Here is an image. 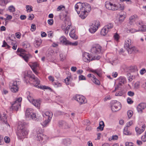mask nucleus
<instances>
[{"instance_id":"obj_1","label":"nucleus","mask_w":146,"mask_h":146,"mask_svg":"<svg viewBox=\"0 0 146 146\" xmlns=\"http://www.w3.org/2000/svg\"><path fill=\"white\" fill-rule=\"evenodd\" d=\"M28 133V131L25 127L24 123H19L18 127L17 134L20 139L25 138Z\"/></svg>"},{"instance_id":"obj_2","label":"nucleus","mask_w":146,"mask_h":146,"mask_svg":"<svg viewBox=\"0 0 146 146\" xmlns=\"http://www.w3.org/2000/svg\"><path fill=\"white\" fill-rule=\"evenodd\" d=\"M41 128H38L37 129L36 131L34 133V138L35 140L39 141L41 143H45L47 137L42 133Z\"/></svg>"},{"instance_id":"obj_3","label":"nucleus","mask_w":146,"mask_h":146,"mask_svg":"<svg viewBox=\"0 0 146 146\" xmlns=\"http://www.w3.org/2000/svg\"><path fill=\"white\" fill-rule=\"evenodd\" d=\"M28 76L30 79H32V80L33 82V84L34 86L36 88L43 90L48 89L50 90L51 89L50 87L45 86H44L42 87L40 84V81L37 78L35 77V76L34 74L29 75Z\"/></svg>"},{"instance_id":"obj_4","label":"nucleus","mask_w":146,"mask_h":146,"mask_svg":"<svg viewBox=\"0 0 146 146\" xmlns=\"http://www.w3.org/2000/svg\"><path fill=\"white\" fill-rule=\"evenodd\" d=\"M83 60L86 62H88L93 60H99L100 56L99 55L93 56L92 54L90 56L89 53L85 52L83 55Z\"/></svg>"},{"instance_id":"obj_5","label":"nucleus","mask_w":146,"mask_h":146,"mask_svg":"<svg viewBox=\"0 0 146 146\" xmlns=\"http://www.w3.org/2000/svg\"><path fill=\"white\" fill-rule=\"evenodd\" d=\"M22 100V98L19 97L17 98L15 101L11 103V106L10 108V111H17L21 106V102Z\"/></svg>"},{"instance_id":"obj_6","label":"nucleus","mask_w":146,"mask_h":146,"mask_svg":"<svg viewBox=\"0 0 146 146\" xmlns=\"http://www.w3.org/2000/svg\"><path fill=\"white\" fill-rule=\"evenodd\" d=\"M25 115L26 118L32 119L37 121H39V119L36 116L35 114L32 112L31 109H27L26 111Z\"/></svg>"},{"instance_id":"obj_7","label":"nucleus","mask_w":146,"mask_h":146,"mask_svg":"<svg viewBox=\"0 0 146 146\" xmlns=\"http://www.w3.org/2000/svg\"><path fill=\"white\" fill-rule=\"evenodd\" d=\"M100 25V22L98 21H94L90 25V28L89 30L92 33H94L98 29Z\"/></svg>"},{"instance_id":"obj_8","label":"nucleus","mask_w":146,"mask_h":146,"mask_svg":"<svg viewBox=\"0 0 146 146\" xmlns=\"http://www.w3.org/2000/svg\"><path fill=\"white\" fill-rule=\"evenodd\" d=\"M102 47L99 44H96L93 45L90 50V52L92 54H100L101 52Z\"/></svg>"},{"instance_id":"obj_9","label":"nucleus","mask_w":146,"mask_h":146,"mask_svg":"<svg viewBox=\"0 0 146 146\" xmlns=\"http://www.w3.org/2000/svg\"><path fill=\"white\" fill-rule=\"evenodd\" d=\"M111 109L113 112H115L119 110L121 108V105L120 102L116 101H113L111 104Z\"/></svg>"},{"instance_id":"obj_10","label":"nucleus","mask_w":146,"mask_h":146,"mask_svg":"<svg viewBox=\"0 0 146 146\" xmlns=\"http://www.w3.org/2000/svg\"><path fill=\"white\" fill-rule=\"evenodd\" d=\"M17 52H20V56L24 59V60L27 62L29 58L31 55L25 53V50L23 49L18 48L17 50Z\"/></svg>"},{"instance_id":"obj_11","label":"nucleus","mask_w":146,"mask_h":146,"mask_svg":"<svg viewBox=\"0 0 146 146\" xmlns=\"http://www.w3.org/2000/svg\"><path fill=\"white\" fill-rule=\"evenodd\" d=\"M74 98L80 104H85L87 102L85 98L82 95L77 94L74 97Z\"/></svg>"},{"instance_id":"obj_12","label":"nucleus","mask_w":146,"mask_h":146,"mask_svg":"<svg viewBox=\"0 0 146 146\" xmlns=\"http://www.w3.org/2000/svg\"><path fill=\"white\" fill-rule=\"evenodd\" d=\"M79 6L81 7V9H82V12H85L87 13L88 12H90L91 10V7L90 5L87 3H82V5L79 4Z\"/></svg>"},{"instance_id":"obj_13","label":"nucleus","mask_w":146,"mask_h":146,"mask_svg":"<svg viewBox=\"0 0 146 146\" xmlns=\"http://www.w3.org/2000/svg\"><path fill=\"white\" fill-rule=\"evenodd\" d=\"M105 6L107 9L112 11H116L117 10L116 5L113 4L110 2H106Z\"/></svg>"},{"instance_id":"obj_14","label":"nucleus","mask_w":146,"mask_h":146,"mask_svg":"<svg viewBox=\"0 0 146 146\" xmlns=\"http://www.w3.org/2000/svg\"><path fill=\"white\" fill-rule=\"evenodd\" d=\"M42 115L45 119H51L52 116V113L50 111H47L45 112H42Z\"/></svg>"},{"instance_id":"obj_15","label":"nucleus","mask_w":146,"mask_h":146,"mask_svg":"<svg viewBox=\"0 0 146 146\" xmlns=\"http://www.w3.org/2000/svg\"><path fill=\"white\" fill-rule=\"evenodd\" d=\"M75 29L74 28H71L70 32L69 33V35L70 37L74 40H76L78 38V37L75 33Z\"/></svg>"},{"instance_id":"obj_16","label":"nucleus","mask_w":146,"mask_h":146,"mask_svg":"<svg viewBox=\"0 0 146 146\" xmlns=\"http://www.w3.org/2000/svg\"><path fill=\"white\" fill-rule=\"evenodd\" d=\"M87 76L89 78H91L92 81L96 84L99 85L100 84L99 81L97 79L93 74H89L87 75Z\"/></svg>"},{"instance_id":"obj_17","label":"nucleus","mask_w":146,"mask_h":146,"mask_svg":"<svg viewBox=\"0 0 146 146\" xmlns=\"http://www.w3.org/2000/svg\"><path fill=\"white\" fill-rule=\"evenodd\" d=\"M58 124L60 127H62L64 129H68L70 127V125L64 121H59Z\"/></svg>"},{"instance_id":"obj_18","label":"nucleus","mask_w":146,"mask_h":146,"mask_svg":"<svg viewBox=\"0 0 146 146\" xmlns=\"http://www.w3.org/2000/svg\"><path fill=\"white\" fill-rule=\"evenodd\" d=\"M145 125H143L141 127V128H139L136 127L135 128V131L137 135H139L141 134L145 130Z\"/></svg>"},{"instance_id":"obj_19","label":"nucleus","mask_w":146,"mask_h":146,"mask_svg":"<svg viewBox=\"0 0 146 146\" xmlns=\"http://www.w3.org/2000/svg\"><path fill=\"white\" fill-rule=\"evenodd\" d=\"M145 103H141L139 104L137 108L138 112L141 113L143 112V110L145 108L146 106Z\"/></svg>"},{"instance_id":"obj_20","label":"nucleus","mask_w":146,"mask_h":146,"mask_svg":"<svg viewBox=\"0 0 146 146\" xmlns=\"http://www.w3.org/2000/svg\"><path fill=\"white\" fill-rule=\"evenodd\" d=\"M127 52L129 54H131L132 53H136L137 51L138 50L136 49V48L134 46H132L127 48H126Z\"/></svg>"},{"instance_id":"obj_21","label":"nucleus","mask_w":146,"mask_h":146,"mask_svg":"<svg viewBox=\"0 0 146 146\" xmlns=\"http://www.w3.org/2000/svg\"><path fill=\"white\" fill-rule=\"evenodd\" d=\"M79 4L80 5H82V3H81L80 2L77 3L75 6V10L77 12V13L78 14H79L81 13V12H82V8H81V7H80L78 6L79 5Z\"/></svg>"},{"instance_id":"obj_22","label":"nucleus","mask_w":146,"mask_h":146,"mask_svg":"<svg viewBox=\"0 0 146 146\" xmlns=\"http://www.w3.org/2000/svg\"><path fill=\"white\" fill-rule=\"evenodd\" d=\"M42 42V40L40 38L35 40L34 42L35 46L38 48L40 46Z\"/></svg>"},{"instance_id":"obj_23","label":"nucleus","mask_w":146,"mask_h":146,"mask_svg":"<svg viewBox=\"0 0 146 146\" xmlns=\"http://www.w3.org/2000/svg\"><path fill=\"white\" fill-rule=\"evenodd\" d=\"M139 30L142 31H146V25L144 24L142 22H139Z\"/></svg>"},{"instance_id":"obj_24","label":"nucleus","mask_w":146,"mask_h":146,"mask_svg":"<svg viewBox=\"0 0 146 146\" xmlns=\"http://www.w3.org/2000/svg\"><path fill=\"white\" fill-rule=\"evenodd\" d=\"M40 101L39 100L34 99L31 103L35 107L38 108L40 104Z\"/></svg>"},{"instance_id":"obj_25","label":"nucleus","mask_w":146,"mask_h":146,"mask_svg":"<svg viewBox=\"0 0 146 146\" xmlns=\"http://www.w3.org/2000/svg\"><path fill=\"white\" fill-rule=\"evenodd\" d=\"M131 44L132 43L131 42V40L129 39H128L125 41L124 47L125 49L127 48H129V47L132 46L131 45Z\"/></svg>"},{"instance_id":"obj_26","label":"nucleus","mask_w":146,"mask_h":146,"mask_svg":"<svg viewBox=\"0 0 146 146\" xmlns=\"http://www.w3.org/2000/svg\"><path fill=\"white\" fill-rule=\"evenodd\" d=\"M60 42L64 44L68 45V40H67L66 38L64 36H62L60 38Z\"/></svg>"},{"instance_id":"obj_27","label":"nucleus","mask_w":146,"mask_h":146,"mask_svg":"<svg viewBox=\"0 0 146 146\" xmlns=\"http://www.w3.org/2000/svg\"><path fill=\"white\" fill-rule=\"evenodd\" d=\"M38 66V64L36 63L33 64L30 66L34 72L36 74H38V72L35 70V68Z\"/></svg>"},{"instance_id":"obj_28","label":"nucleus","mask_w":146,"mask_h":146,"mask_svg":"<svg viewBox=\"0 0 146 146\" xmlns=\"http://www.w3.org/2000/svg\"><path fill=\"white\" fill-rule=\"evenodd\" d=\"M90 71L94 73H95L99 77H101L102 76V72L100 69H97L95 70L92 69Z\"/></svg>"},{"instance_id":"obj_29","label":"nucleus","mask_w":146,"mask_h":146,"mask_svg":"<svg viewBox=\"0 0 146 146\" xmlns=\"http://www.w3.org/2000/svg\"><path fill=\"white\" fill-rule=\"evenodd\" d=\"M109 31L105 27H104L101 30V34L104 36L107 34Z\"/></svg>"},{"instance_id":"obj_30","label":"nucleus","mask_w":146,"mask_h":146,"mask_svg":"<svg viewBox=\"0 0 146 146\" xmlns=\"http://www.w3.org/2000/svg\"><path fill=\"white\" fill-rule=\"evenodd\" d=\"M69 24H68V26L65 29L64 27L63 26H62V28L64 30L65 33L66 34H67L68 33V31L70 28V26L71 25V23L69 22Z\"/></svg>"},{"instance_id":"obj_31","label":"nucleus","mask_w":146,"mask_h":146,"mask_svg":"<svg viewBox=\"0 0 146 146\" xmlns=\"http://www.w3.org/2000/svg\"><path fill=\"white\" fill-rule=\"evenodd\" d=\"M118 80L119 81V85H121L122 84H124L126 81L125 78L122 76L119 77Z\"/></svg>"},{"instance_id":"obj_32","label":"nucleus","mask_w":146,"mask_h":146,"mask_svg":"<svg viewBox=\"0 0 146 146\" xmlns=\"http://www.w3.org/2000/svg\"><path fill=\"white\" fill-rule=\"evenodd\" d=\"M0 120L3 121L6 124H7V120L5 114H3L1 115V119H0Z\"/></svg>"},{"instance_id":"obj_33","label":"nucleus","mask_w":146,"mask_h":146,"mask_svg":"<svg viewBox=\"0 0 146 146\" xmlns=\"http://www.w3.org/2000/svg\"><path fill=\"white\" fill-rule=\"evenodd\" d=\"M51 119H45L44 121L42 123V125L44 127L47 126L50 122Z\"/></svg>"},{"instance_id":"obj_34","label":"nucleus","mask_w":146,"mask_h":146,"mask_svg":"<svg viewBox=\"0 0 146 146\" xmlns=\"http://www.w3.org/2000/svg\"><path fill=\"white\" fill-rule=\"evenodd\" d=\"M86 13H87L84 12H81L80 13V15L79 16L82 19H84L86 18L87 15V14Z\"/></svg>"},{"instance_id":"obj_35","label":"nucleus","mask_w":146,"mask_h":146,"mask_svg":"<svg viewBox=\"0 0 146 146\" xmlns=\"http://www.w3.org/2000/svg\"><path fill=\"white\" fill-rule=\"evenodd\" d=\"M108 30L110 31L111 29L113 27V24L111 23H110L105 25V26Z\"/></svg>"},{"instance_id":"obj_36","label":"nucleus","mask_w":146,"mask_h":146,"mask_svg":"<svg viewBox=\"0 0 146 146\" xmlns=\"http://www.w3.org/2000/svg\"><path fill=\"white\" fill-rule=\"evenodd\" d=\"M125 15H120L119 17V22L121 23L122 22L125 18Z\"/></svg>"},{"instance_id":"obj_37","label":"nucleus","mask_w":146,"mask_h":146,"mask_svg":"<svg viewBox=\"0 0 146 146\" xmlns=\"http://www.w3.org/2000/svg\"><path fill=\"white\" fill-rule=\"evenodd\" d=\"M8 3V0H0V5L2 6H5Z\"/></svg>"},{"instance_id":"obj_38","label":"nucleus","mask_w":146,"mask_h":146,"mask_svg":"<svg viewBox=\"0 0 146 146\" xmlns=\"http://www.w3.org/2000/svg\"><path fill=\"white\" fill-rule=\"evenodd\" d=\"M124 134L126 135H129L131 134V133L128 130V128L126 127L124 129Z\"/></svg>"},{"instance_id":"obj_39","label":"nucleus","mask_w":146,"mask_h":146,"mask_svg":"<svg viewBox=\"0 0 146 146\" xmlns=\"http://www.w3.org/2000/svg\"><path fill=\"white\" fill-rule=\"evenodd\" d=\"M116 7H117V10H124V7L123 5L119 4L118 5H116Z\"/></svg>"},{"instance_id":"obj_40","label":"nucleus","mask_w":146,"mask_h":146,"mask_svg":"<svg viewBox=\"0 0 146 146\" xmlns=\"http://www.w3.org/2000/svg\"><path fill=\"white\" fill-rule=\"evenodd\" d=\"M70 141L69 139H65L63 141V143L66 145H68L70 144Z\"/></svg>"},{"instance_id":"obj_41","label":"nucleus","mask_w":146,"mask_h":146,"mask_svg":"<svg viewBox=\"0 0 146 146\" xmlns=\"http://www.w3.org/2000/svg\"><path fill=\"white\" fill-rule=\"evenodd\" d=\"M11 91L13 92H16L18 90V88L17 87H14V86H11Z\"/></svg>"},{"instance_id":"obj_42","label":"nucleus","mask_w":146,"mask_h":146,"mask_svg":"<svg viewBox=\"0 0 146 146\" xmlns=\"http://www.w3.org/2000/svg\"><path fill=\"white\" fill-rule=\"evenodd\" d=\"M26 8L27 9V11L29 12H30L33 11L32 9L33 7L31 6L27 5L26 6Z\"/></svg>"},{"instance_id":"obj_43","label":"nucleus","mask_w":146,"mask_h":146,"mask_svg":"<svg viewBox=\"0 0 146 146\" xmlns=\"http://www.w3.org/2000/svg\"><path fill=\"white\" fill-rule=\"evenodd\" d=\"M8 10L10 12H13L15 11V9L13 6H11L9 7Z\"/></svg>"},{"instance_id":"obj_44","label":"nucleus","mask_w":146,"mask_h":146,"mask_svg":"<svg viewBox=\"0 0 146 146\" xmlns=\"http://www.w3.org/2000/svg\"><path fill=\"white\" fill-rule=\"evenodd\" d=\"M2 47H7V48H9L10 47L9 45L7 42H5V41L4 40L3 41V44L2 46Z\"/></svg>"},{"instance_id":"obj_45","label":"nucleus","mask_w":146,"mask_h":146,"mask_svg":"<svg viewBox=\"0 0 146 146\" xmlns=\"http://www.w3.org/2000/svg\"><path fill=\"white\" fill-rule=\"evenodd\" d=\"M114 39L117 41L119 38V36L117 33H115L113 36Z\"/></svg>"},{"instance_id":"obj_46","label":"nucleus","mask_w":146,"mask_h":146,"mask_svg":"<svg viewBox=\"0 0 146 146\" xmlns=\"http://www.w3.org/2000/svg\"><path fill=\"white\" fill-rule=\"evenodd\" d=\"M60 60L61 61H63L65 59V55H64L63 54L62 52L60 54Z\"/></svg>"},{"instance_id":"obj_47","label":"nucleus","mask_w":146,"mask_h":146,"mask_svg":"<svg viewBox=\"0 0 146 146\" xmlns=\"http://www.w3.org/2000/svg\"><path fill=\"white\" fill-rule=\"evenodd\" d=\"M65 9V7L63 5H60L58 6L57 9V11H60V10H64Z\"/></svg>"},{"instance_id":"obj_48","label":"nucleus","mask_w":146,"mask_h":146,"mask_svg":"<svg viewBox=\"0 0 146 146\" xmlns=\"http://www.w3.org/2000/svg\"><path fill=\"white\" fill-rule=\"evenodd\" d=\"M78 44V42L77 41L75 42H71L68 41V45H70L73 46H76Z\"/></svg>"},{"instance_id":"obj_49","label":"nucleus","mask_w":146,"mask_h":146,"mask_svg":"<svg viewBox=\"0 0 146 146\" xmlns=\"http://www.w3.org/2000/svg\"><path fill=\"white\" fill-rule=\"evenodd\" d=\"M4 140L5 142L7 143H9L10 140V138L7 136H5L4 138Z\"/></svg>"},{"instance_id":"obj_50","label":"nucleus","mask_w":146,"mask_h":146,"mask_svg":"<svg viewBox=\"0 0 146 146\" xmlns=\"http://www.w3.org/2000/svg\"><path fill=\"white\" fill-rule=\"evenodd\" d=\"M128 31L130 33H134L138 31V30H136L135 29H130L128 30Z\"/></svg>"},{"instance_id":"obj_51","label":"nucleus","mask_w":146,"mask_h":146,"mask_svg":"<svg viewBox=\"0 0 146 146\" xmlns=\"http://www.w3.org/2000/svg\"><path fill=\"white\" fill-rule=\"evenodd\" d=\"M12 44L13 45L12 48L14 50H16L17 48V45L16 42H13Z\"/></svg>"},{"instance_id":"obj_52","label":"nucleus","mask_w":146,"mask_h":146,"mask_svg":"<svg viewBox=\"0 0 146 146\" xmlns=\"http://www.w3.org/2000/svg\"><path fill=\"white\" fill-rule=\"evenodd\" d=\"M27 97L28 100L31 103L32 102V101L34 100L30 95H28Z\"/></svg>"},{"instance_id":"obj_53","label":"nucleus","mask_w":146,"mask_h":146,"mask_svg":"<svg viewBox=\"0 0 146 146\" xmlns=\"http://www.w3.org/2000/svg\"><path fill=\"white\" fill-rule=\"evenodd\" d=\"M36 29V26L34 24H32L31 25V30L32 31H35Z\"/></svg>"},{"instance_id":"obj_54","label":"nucleus","mask_w":146,"mask_h":146,"mask_svg":"<svg viewBox=\"0 0 146 146\" xmlns=\"http://www.w3.org/2000/svg\"><path fill=\"white\" fill-rule=\"evenodd\" d=\"M16 37L17 38L19 39L21 36V34L19 32L16 33L15 34Z\"/></svg>"},{"instance_id":"obj_55","label":"nucleus","mask_w":146,"mask_h":146,"mask_svg":"<svg viewBox=\"0 0 146 146\" xmlns=\"http://www.w3.org/2000/svg\"><path fill=\"white\" fill-rule=\"evenodd\" d=\"M141 138L143 142L146 141V135L145 133V135L141 136Z\"/></svg>"},{"instance_id":"obj_56","label":"nucleus","mask_w":146,"mask_h":146,"mask_svg":"<svg viewBox=\"0 0 146 146\" xmlns=\"http://www.w3.org/2000/svg\"><path fill=\"white\" fill-rule=\"evenodd\" d=\"M127 103L129 104H131L133 102L132 100L129 97L127 98Z\"/></svg>"},{"instance_id":"obj_57","label":"nucleus","mask_w":146,"mask_h":146,"mask_svg":"<svg viewBox=\"0 0 146 146\" xmlns=\"http://www.w3.org/2000/svg\"><path fill=\"white\" fill-rule=\"evenodd\" d=\"M123 94V93L121 91H119L118 92H117L115 93V95L116 96H121Z\"/></svg>"},{"instance_id":"obj_58","label":"nucleus","mask_w":146,"mask_h":146,"mask_svg":"<svg viewBox=\"0 0 146 146\" xmlns=\"http://www.w3.org/2000/svg\"><path fill=\"white\" fill-rule=\"evenodd\" d=\"M134 94V92L131 91H129L127 92L128 95L130 96H133Z\"/></svg>"},{"instance_id":"obj_59","label":"nucleus","mask_w":146,"mask_h":146,"mask_svg":"<svg viewBox=\"0 0 146 146\" xmlns=\"http://www.w3.org/2000/svg\"><path fill=\"white\" fill-rule=\"evenodd\" d=\"M133 112L131 111H129L127 112V115L129 118L131 117L132 115Z\"/></svg>"},{"instance_id":"obj_60","label":"nucleus","mask_w":146,"mask_h":146,"mask_svg":"<svg viewBox=\"0 0 146 146\" xmlns=\"http://www.w3.org/2000/svg\"><path fill=\"white\" fill-rule=\"evenodd\" d=\"M146 72V70L145 68H143L141 69L140 71V73L141 74L143 75Z\"/></svg>"},{"instance_id":"obj_61","label":"nucleus","mask_w":146,"mask_h":146,"mask_svg":"<svg viewBox=\"0 0 146 146\" xmlns=\"http://www.w3.org/2000/svg\"><path fill=\"white\" fill-rule=\"evenodd\" d=\"M48 23L50 25H52L53 23V20L52 19H48Z\"/></svg>"},{"instance_id":"obj_62","label":"nucleus","mask_w":146,"mask_h":146,"mask_svg":"<svg viewBox=\"0 0 146 146\" xmlns=\"http://www.w3.org/2000/svg\"><path fill=\"white\" fill-rule=\"evenodd\" d=\"M54 85L57 87H59L61 86V83L58 82H54Z\"/></svg>"},{"instance_id":"obj_63","label":"nucleus","mask_w":146,"mask_h":146,"mask_svg":"<svg viewBox=\"0 0 146 146\" xmlns=\"http://www.w3.org/2000/svg\"><path fill=\"white\" fill-rule=\"evenodd\" d=\"M79 79L80 80H86L85 77L82 75H81L79 77Z\"/></svg>"},{"instance_id":"obj_64","label":"nucleus","mask_w":146,"mask_h":146,"mask_svg":"<svg viewBox=\"0 0 146 146\" xmlns=\"http://www.w3.org/2000/svg\"><path fill=\"white\" fill-rule=\"evenodd\" d=\"M69 78L67 77L65 79V83L67 85L69 84Z\"/></svg>"}]
</instances>
